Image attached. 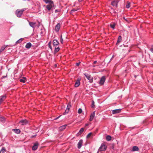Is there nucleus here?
<instances>
[{
    "mask_svg": "<svg viewBox=\"0 0 153 153\" xmlns=\"http://www.w3.org/2000/svg\"><path fill=\"white\" fill-rule=\"evenodd\" d=\"M25 10V8H23L21 10L19 9L17 10L15 12V13L17 16L18 17H20L23 12Z\"/></svg>",
    "mask_w": 153,
    "mask_h": 153,
    "instance_id": "f257e3e1",
    "label": "nucleus"
},
{
    "mask_svg": "<svg viewBox=\"0 0 153 153\" xmlns=\"http://www.w3.org/2000/svg\"><path fill=\"white\" fill-rule=\"evenodd\" d=\"M107 148V146L104 144H102L98 149V151H105Z\"/></svg>",
    "mask_w": 153,
    "mask_h": 153,
    "instance_id": "f03ea898",
    "label": "nucleus"
},
{
    "mask_svg": "<svg viewBox=\"0 0 153 153\" xmlns=\"http://www.w3.org/2000/svg\"><path fill=\"white\" fill-rule=\"evenodd\" d=\"M19 123L22 125H25L28 123V121L26 119L22 120L19 122Z\"/></svg>",
    "mask_w": 153,
    "mask_h": 153,
    "instance_id": "7ed1b4c3",
    "label": "nucleus"
},
{
    "mask_svg": "<svg viewBox=\"0 0 153 153\" xmlns=\"http://www.w3.org/2000/svg\"><path fill=\"white\" fill-rule=\"evenodd\" d=\"M54 4L53 2L52 3H51L50 4H49L47 5L46 6V8L48 10V11H50L52 7L53 6Z\"/></svg>",
    "mask_w": 153,
    "mask_h": 153,
    "instance_id": "20e7f679",
    "label": "nucleus"
},
{
    "mask_svg": "<svg viewBox=\"0 0 153 153\" xmlns=\"http://www.w3.org/2000/svg\"><path fill=\"white\" fill-rule=\"evenodd\" d=\"M105 80V76H102L100 80L99 84L101 85H103Z\"/></svg>",
    "mask_w": 153,
    "mask_h": 153,
    "instance_id": "39448f33",
    "label": "nucleus"
},
{
    "mask_svg": "<svg viewBox=\"0 0 153 153\" xmlns=\"http://www.w3.org/2000/svg\"><path fill=\"white\" fill-rule=\"evenodd\" d=\"M80 80L81 79L80 78H77L74 85V86L75 87H78L80 85Z\"/></svg>",
    "mask_w": 153,
    "mask_h": 153,
    "instance_id": "423d86ee",
    "label": "nucleus"
},
{
    "mask_svg": "<svg viewBox=\"0 0 153 153\" xmlns=\"http://www.w3.org/2000/svg\"><path fill=\"white\" fill-rule=\"evenodd\" d=\"M119 1V0H114L111 2V4L113 6L117 7V4Z\"/></svg>",
    "mask_w": 153,
    "mask_h": 153,
    "instance_id": "0eeeda50",
    "label": "nucleus"
},
{
    "mask_svg": "<svg viewBox=\"0 0 153 153\" xmlns=\"http://www.w3.org/2000/svg\"><path fill=\"white\" fill-rule=\"evenodd\" d=\"M61 26V25L60 23H58L56 26L55 27V30L56 32H58L59 31Z\"/></svg>",
    "mask_w": 153,
    "mask_h": 153,
    "instance_id": "6e6552de",
    "label": "nucleus"
},
{
    "mask_svg": "<svg viewBox=\"0 0 153 153\" xmlns=\"http://www.w3.org/2000/svg\"><path fill=\"white\" fill-rule=\"evenodd\" d=\"M29 24L30 26L34 29L36 26V22H29Z\"/></svg>",
    "mask_w": 153,
    "mask_h": 153,
    "instance_id": "1a4fd4ad",
    "label": "nucleus"
},
{
    "mask_svg": "<svg viewBox=\"0 0 153 153\" xmlns=\"http://www.w3.org/2000/svg\"><path fill=\"white\" fill-rule=\"evenodd\" d=\"M6 96L5 95H2L0 98V104L2 103L3 101L6 98Z\"/></svg>",
    "mask_w": 153,
    "mask_h": 153,
    "instance_id": "9d476101",
    "label": "nucleus"
},
{
    "mask_svg": "<svg viewBox=\"0 0 153 153\" xmlns=\"http://www.w3.org/2000/svg\"><path fill=\"white\" fill-rule=\"evenodd\" d=\"M121 109H115L112 111V113L113 114L119 113L121 112Z\"/></svg>",
    "mask_w": 153,
    "mask_h": 153,
    "instance_id": "9b49d317",
    "label": "nucleus"
},
{
    "mask_svg": "<svg viewBox=\"0 0 153 153\" xmlns=\"http://www.w3.org/2000/svg\"><path fill=\"white\" fill-rule=\"evenodd\" d=\"M84 74L85 76L86 77L87 79L90 81V82H92L93 80L91 77L90 75H89L88 74Z\"/></svg>",
    "mask_w": 153,
    "mask_h": 153,
    "instance_id": "f8f14e48",
    "label": "nucleus"
},
{
    "mask_svg": "<svg viewBox=\"0 0 153 153\" xmlns=\"http://www.w3.org/2000/svg\"><path fill=\"white\" fill-rule=\"evenodd\" d=\"M39 144L38 143H35L33 146L32 149L33 150H36L37 149Z\"/></svg>",
    "mask_w": 153,
    "mask_h": 153,
    "instance_id": "ddd939ff",
    "label": "nucleus"
},
{
    "mask_svg": "<svg viewBox=\"0 0 153 153\" xmlns=\"http://www.w3.org/2000/svg\"><path fill=\"white\" fill-rule=\"evenodd\" d=\"M83 142V141L82 140H79V142L77 144L78 148L79 149H80L81 148Z\"/></svg>",
    "mask_w": 153,
    "mask_h": 153,
    "instance_id": "4468645a",
    "label": "nucleus"
},
{
    "mask_svg": "<svg viewBox=\"0 0 153 153\" xmlns=\"http://www.w3.org/2000/svg\"><path fill=\"white\" fill-rule=\"evenodd\" d=\"M53 44L54 46H56L59 45V42L57 40L54 39L53 41Z\"/></svg>",
    "mask_w": 153,
    "mask_h": 153,
    "instance_id": "2eb2a0df",
    "label": "nucleus"
},
{
    "mask_svg": "<svg viewBox=\"0 0 153 153\" xmlns=\"http://www.w3.org/2000/svg\"><path fill=\"white\" fill-rule=\"evenodd\" d=\"M84 130V128H82L80 129L79 132L77 134L76 136H79L82 133Z\"/></svg>",
    "mask_w": 153,
    "mask_h": 153,
    "instance_id": "dca6fc26",
    "label": "nucleus"
},
{
    "mask_svg": "<svg viewBox=\"0 0 153 153\" xmlns=\"http://www.w3.org/2000/svg\"><path fill=\"white\" fill-rule=\"evenodd\" d=\"M95 115V112L94 111L91 114L89 119V120L90 121H92L94 116Z\"/></svg>",
    "mask_w": 153,
    "mask_h": 153,
    "instance_id": "f3484780",
    "label": "nucleus"
},
{
    "mask_svg": "<svg viewBox=\"0 0 153 153\" xmlns=\"http://www.w3.org/2000/svg\"><path fill=\"white\" fill-rule=\"evenodd\" d=\"M67 126V125H63L59 127V129L60 131H62Z\"/></svg>",
    "mask_w": 153,
    "mask_h": 153,
    "instance_id": "a211bd4d",
    "label": "nucleus"
},
{
    "mask_svg": "<svg viewBox=\"0 0 153 153\" xmlns=\"http://www.w3.org/2000/svg\"><path fill=\"white\" fill-rule=\"evenodd\" d=\"M31 45H32L31 43L28 42L26 45L25 48L27 49H29L31 47Z\"/></svg>",
    "mask_w": 153,
    "mask_h": 153,
    "instance_id": "6ab92c4d",
    "label": "nucleus"
},
{
    "mask_svg": "<svg viewBox=\"0 0 153 153\" xmlns=\"http://www.w3.org/2000/svg\"><path fill=\"white\" fill-rule=\"evenodd\" d=\"M13 131L17 134H19L20 133L21 131L20 129H13Z\"/></svg>",
    "mask_w": 153,
    "mask_h": 153,
    "instance_id": "aec40b11",
    "label": "nucleus"
},
{
    "mask_svg": "<svg viewBox=\"0 0 153 153\" xmlns=\"http://www.w3.org/2000/svg\"><path fill=\"white\" fill-rule=\"evenodd\" d=\"M43 1L46 4H50L51 3H53V1L51 0H43Z\"/></svg>",
    "mask_w": 153,
    "mask_h": 153,
    "instance_id": "412c9836",
    "label": "nucleus"
},
{
    "mask_svg": "<svg viewBox=\"0 0 153 153\" xmlns=\"http://www.w3.org/2000/svg\"><path fill=\"white\" fill-rule=\"evenodd\" d=\"M26 80V78L25 77H23L22 79H20V81L21 82L24 83L25 82Z\"/></svg>",
    "mask_w": 153,
    "mask_h": 153,
    "instance_id": "4be33fe9",
    "label": "nucleus"
},
{
    "mask_svg": "<svg viewBox=\"0 0 153 153\" xmlns=\"http://www.w3.org/2000/svg\"><path fill=\"white\" fill-rule=\"evenodd\" d=\"M122 40V37L120 36H119L117 39V44H119Z\"/></svg>",
    "mask_w": 153,
    "mask_h": 153,
    "instance_id": "5701e85b",
    "label": "nucleus"
},
{
    "mask_svg": "<svg viewBox=\"0 0 153 153\" xmlns=\"http://www.w3.org/2000/svg\"><path fill=\"white\" fill-rule=\"evenodd\" d=\"M132 151H138L139 150L138 147L137 146H134L132 148Z\"/></svg>",
    "mask_w": 153,
    "mask_h": 153,
    "instance_id": "b1692460",
    "label": "nucleus"
},
{
    "mask_svg": "<svg viewBox=\"0 0 153 153\" xmlns=\"http://www.w3.org/2000/svg\"><path fill=\"white\" fill-rule=\"evenodd\" d=\"M7 46L5 45H4L2 46L1 48L0 51V52H2L6 48Z\"/></svg>",
    "mask_w": 153,
    "mask_h": 153,
    "instance_id": "393cba45",
    "label": "nucleus"
},
{
    "mask_svg": "<svg viewBox=\"0 0 153 153\" xmlns=\"http://www.w3.org/2000/svg\"><path fill=\"white\" fill-rule=\"evenodd\" d=\"M111 137L110 135H107L106 137V139L108 141H110L111 139Z\"/></svg>",
    "mask_w": 153,
    "mask_h": 153,
    "instance_id": "a878e982",
    "label": "nucleus"
},
{
    "mask_svg": "<svg viewBox=\"0 0 153 153\" xmlns=\"http://www.w3.org/2000/svg\"><path fill=\"white\" fill-rule=\"evenodd\" d=\"M23 40V38H21V39H19V40H18V41H17L16 42V43L17 44V43H20V42H22V41Z\"/></svg>",
    "mask_w": 153,
    "mask_h": 153,
    "instance_id": "bb28decb",
    "label": "nucleus"
},
{
    "mask_svg": "<svg viewBox=\"0 0 153 153\" xmlns=\"http://www.w3.org/2000/svg\"><path fill=\"white\" fill-rule=\"evenodd\" d=\"M69 111V108H68L67 109H66L65 110V112H64L63 114V115H65L68 113V112Z\"/></svg>",
    "mask_w": 153,
    "mask_h": 153,
    "instance_id": "cd10ccee",
    "label": "nucleus"
},
{
    "mask_svg": "<svg viewBox=\"0 0 153 153\" xmlns=\"http://www.w3.org/2000/svg\"><path fill=\"white\" fill-rule=\"evenodd\" d=\"M78 10V9H74L72 10L71 11V13H72L74 12L77 11Z\"/></svg>",
    "mask_w": 153,
    "mask_h": 153,
    "instance_id": "c85d7f7f",
    "label": "nucleus"
},
{
    "mask_svg": "<svg viewBox=\"0 0 153 153\" xmlns=\"http://www.w3.org/2000/svg\"><path fill=\"white\" fill-rule=\"evenodd\" d=\"M130 3L129 2H127V4L126 5V7L127 8H128L130 7Z\"/></svg>",
    "mask_w": 153,
    "mask_h": 153,
    "instance_id": "c756f323",
    "label": "nucleus"
},
{
    "mask_svg": "<svg viewBox=\"0 0 153 153\" xmlns=\"http://www.w3.org/2000/svg\"><path fill=\"white\" fill-rule=\"evenodd\" d=\"M1 150V151L2 152H3V153L5 152H6V150L5 148L4 147H2V148Z\"/></svg>",
    "mask_w": 153,
    "mask_h": 153,
    "instance_id": "7c9ffc66",
    "label": "nucleus"
},
{
    "mask_svg": "<svg viewBox=\"0 0 153 153\" xmlns=\"http://www.w3.org/2000/svg\"><path fill=\"white\" fill-rule=\"evenodd\" d=\"M0 120L2 122H4L5 121V119L2 117H0Z\"/></svg>",
    "mask_w": 153,
    "mask_h": 153,
    "instance_id": "2f4dec72",
    "label": "nucleus"
},
{
    "mask_svg": "<svg viewBox=\"0 0 153 153\" xmlns=\"http://www.w3.org/2000/svg\"><path fill=\"white\" fill-rule=\"evenodd\" d=\"M115 25V24H111L110 25V26L111 28H113V29H114Z\"/></svg>",
    "mask_w": 153,
    "mask_h": 153,
    "instance_id": "473e14b6",
    "label": "nucleus"
},
{
    "mask_svg": "<svg viewBox=\"0 0 153 153\" xmlns=\"http://www.w3.org/2000/svg\"><path fill=\"white\" fill-rule=\"evenodd\" d=\"M59 50V47L56 48L55 49V51L56 52H58Z\"/></svg>",
    "mask_w": 153,
    "mask_h": 153,
    "instance_id": "72a5a7b5",
    "label": "nucleus"
},
{
    "mask_svg": "<svg viewBox=\"0 0 153 153\" xmlns=\"http://www.w3.org/2000/svg\"><path fill=\"white\" fill-rule=\"evenodd\" d=\"M92 134V133H91V132H90V133H89L86 136V137L87 138H88L89 137H90L91 135Z\"/></svg>",
    "mask_w": 153,
    "mask_h": 153,
    "instance_id": "f704fd0d",
    "label": "nucleus"
},
{
    "mask_svg": "<svg viewBox=\"0 0 153 153\" xmlns=\"http://www.w3.org/2000/svg\"><path fill=\"white\" fill-rule=\"evenodd\" d=\"M82 112V109L81 108H79L78 109V113H79V114H81V113Z\"/></svg>",
    "mask_w": 153,
    "mask_h": 153,
    "instance_id": "c9c22d12",
    "label": "nucleus"
},
{
    "mask_svg": "<svg viewBox=\"0 0 153 153\" xmlns=\"http://www.w3.org/2000/svg\"><path fill=\"white\" fill-rule=\"evenodd\" d=\"M91 107L92 108H94V101H93L92 102Z\"/></svg>",
    "mask_w": 153,
    "mask_h": 153,
    "instance_id": "e433bc0d",
    "label": "nucleus"
},
{
    "mask_svg": "<svg viewBox=\"0 0 153 153\" xmlns=\"http://www.w3.org/2000/svg\"><path fill=\"white\" fill-rule=\"evenodd\" d=\"M60 41L62 43H63V39H62V35L61 36V38H60Z\"/></svg>",
    "mask_w": 153,
    "mask_h": 153,
    "instance_id": "4c0bfd02",
    "label": "nucleus"
},
{
    "mask_svg": "<svg viewBox=\"0 0 153 153\" xmlns=\"http://www.w3.org/2000/svg\"><path fill=\"white\" fill-rule=\"evenodd\" d=\"M51 42H50L49 43H48V45H49V48L51 49H52V47H51V46L50 45L51 44Z\"/></svg>",
    "mask_w": 153,
    "mask_h": 153,
    "instance_id": "58836bf2",
    "label": "nucleus"
},
{
    "mask_svg": "<svg viewBox=\"0 0 153 153\" xmlns=\"http://www.w3.org/2000/svg\"><path fill=\"white\" fill-rule=\"evenodd\" d=\"M80 62H79L78 63H76V65L77 66H79L80 65Z\"/></svg>",
    "mask_w": 153,
    "mask_h": 153,
    "instance_id": "ea45409f",
    "label": "nucleus"
},
{
    "mask_svg": "<svg viewBox=\"0 0 153 153\" xmlns=\"http://www.w3.org/2000/svg\"><path fill=\"white\" fill-rule=\"evenodd\" d=\"M37 135V134H35V135H32L31 136V138H33L34 137H36V136Z\"/></svg>",
    "mask_w": 153,
    "mask_h": 153,
    "instance_id": "a19ab883",
    "label": "nucleus"
},
{
    "mask_svg": "<svg viewBox=\"0 0 153 153\" xmlns=\"http://www.w3.org/2000/svg\"><path fill=\"white\" fill-rule=\"evenodd\" d=\"M71 103H69L68 104L67 106H68V107H71Z\"/></svg>",
    "mask_w": 153,
    "mask_h": 153,
    "instance_id": "79ce46f5",
    "label": "nucleus"
},
{
    "mask_svg": "<svg viewBox=\"0 0 153 153\" xmlns=\"http://www.w3.org/2000/svg\"><path fill=\"white\" fill-rule=\"evenodd\" d=\"M59 10H57V9H56V10H55V13H57V12H59Z\"/></svg>",
    "mask_w": 153,
    "mask_h": 153,
    "instance_id": "37998d69",
    "label": "nucleus"
},
{
    "mask_svg": "<svg viewBox=\"0 0 153 153\" xmlns=\"http://www.w3.org/2000/svg\"><path fill=\"white\" fill-rule=\"evenodd\" d=\"M150 50L153 53V48H151Z\"/></svg>",
    "mask_w": 153,
    "mask_h": 153,
    "instance_id": "c03bdc74",
    "label": "nucleus"
},
{
    "mask_svg": "<svg viewBox=\"0 0 153 153\" xmlns=\"http://www.w3.org/2000/svg\"><path fill=\"white\" fill-rule=\"evenodd\" d=\"M61 116V115H60L59 116V117L56 118H55L54 119V120H57V119H58Z\"/></svg>",
    "mask_w": 153,
    "mask_h": 153,
    "instance_id": "a18cd8bd",
    "label": "nucleus"
},
{
    "mask_svg": "<svg viewBox=\"0 0 153 153\" xmlns=\"http://www.w3.org/2000/svg\"><path fill=\"white\" fill-rule=\"evenodd\" d=\"M114 55H113L112 56V57L111 58V59L110 61H109V62L114 58Z\"/></svg>",
    "mask_w": 153,
    "mask_h": 153,
    "instance_id": "49530a36",
    "label": "nucleus"
},
{
    "mask_svg": "<svg viewBox=\"0 0 153 153\" xmlns=\"http://www.w3.org/2000/svg\"><path fill=\"white\" fill-rule=\"evenodd\" d=\"M97 62V61H94V64H96Z\"/></svg>",
    "mask_w": 153,
    "mask_h": 153,
    "instance_id": "de8ad7c7",
    "label": "nucleus"
},
{
    "mask_svg": "<svg viewBox=\"0 0 153 153\" xmlns=\"http://www.w3.org/2000/svg\"><path fill=\"white\" fill-rule=\"evenodd\" d=\"M68 108H69V110H70V107H68V106H67V109Z\"/></svg>",
    "mask_w": 153,
    "mask_h": 153,
    "instance_id": "09e8293b",
    "label": "nucleus"
},
{
    "mask_svg": "<svg viewBox=\"0 0 153 153\" xmlns=\"http://www.w3.org/2000/svg\"><path fill=\"white\" fill-rule=\"evenodd\" d=\"M88 124H85V126H88Z\"/></svg>",
    "mask_w": 153,
    "mask_h": 153,
    "instance_id": "8fccbe9b",
    "label": "nucleus"
},
{
    "mask_svg": "<svg viewBox=\"0 0 153 153\" xmlns=\"http://www.w3.org/2000/svg\"><path fill=\"white\" fill-rule=\"evenodd\" d=\"M0 153H1V151L0 150Z\"/></svg>",
    "mask_w": 153,
    "mask_h": 153,
    "instance_id": "3c124183",
    "label": "nucleus"
}]
</instances>
